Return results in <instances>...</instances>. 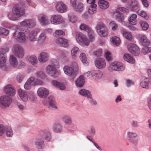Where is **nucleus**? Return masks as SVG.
<instances>
[{
  "mask_svg": "<svg viewBox=\"0 0 151 151\" xmlns=\"http://www.w3.org/2000/svg\"><path fill=\"white\" fill-rule=\"evenodd\" d=\"M55 63L53 64V65H47L45 71L46 73L54 78L58 77L60 75V72L55 68V66L57 68L60 67V65L58 62L55 60Z\"/></svg>",
  "mask_w": 151,
  "mask_h": 151,
  "instance_id": "1",
  "label": "nucleus"
},
{
  "mask_svg": "<svg viewBox=\"0 0 151 151\" xmlns=\"http://www.w3.org/2000/svg\"><path fill=\"white\" fill-rule=\"evenodd\" d=\"M35 20L33 19L24 20L21 22L20 24L21 31H23L26 33L29 32V30L27 27L32 28L36 25Z\"/></svg>",
  "mask_w": 151,
  "mask_h": 151,
  "instance_id": "2",
  "label": "nucleus"
},
{
  "mask_svg": "<svg viewBox=\"0 0 151 151\" xmlns=\"http://www.w3.org/2000/svg\"><path fill=\"white\" fill-rule=\"evenodd\" d=\"M96 32L101 37H106L108 35V31L105 25L103 23L98 22L95 27Z\"/></svg>",
  "mask_w": 151,
  "mask_h": 151,
  "instance_id": "3",
  "label": "nucleus"
},
{
  "mask_svg": "<svg viewBox=\"0 0 151 151\" xmlns=\"http://www.w3.org/2000/svg\"><path fill=\"white\" fill-rule=\"evenodd\" d=\"M12 52L15 56L18 58H22L24 55L23 48L19 44H16L13 46Z\"/></svg>",
  "mask_w": 151,
  "mask_h": 151,
  "instance_id": "4",
  "label": "nucleus"
},
{
  "mask_svg": "<svg viewBox=\"0 0 151 151\" xmlns=\"http://www.w3.org/2000/svg\"><path fill=\"white\" fill-rule=\"evenodd\" d=\"M19 31L17 29L13 33V36L15 40L20 43H23L25 42L27 40L26 36L24 33V32Z\"/></svg>",
  "mask_w": 151,
  "mask_h": 151,
  "instance_id": "5",
  "label": "nucleus"
},
{
  "mask_svg": "<svg viewBox=\"0 0 151 151\" xmlns=\"http://www.w3.org/2000/svg\"><path fill=\"white\" fill-rule=\"evenodd\" d=\"M12 101V99L8 96L4 95L0 97V106L3 109L9 107Z\"/></svg>",
  "mask_w": 151,
  "mask_h": 151,
  "instance_id": "6",
  "label": "nucleus"
},
{
  "mask_svg": "<svg viewBox=\"0 0 151 151\" xmlns=\"http://www.w3.org/2000/svg\"><path fill=\"white\" fill-rule=\"evenodd\" d=\"M125 69V66L122 63L117 62L111 63L108 68V69L110 71H122Z\"/></svg>",
  "mask_w": 151,
  "mask_h": 151,
  "instance_id": "7",
  "label": "nucleus"
},
{
  "mask_svg": "<svg viewBox=\"0 0 151 151\" xmlns=\"http://www.w3.org/2000/svg\"><path fill=\"white\" fill-rule=\"evenodd\" d=\"M63 70L64 73L72 79L75 78L77 75L76 70L72 67L69 65L65 66L63 67Z\"/></svg>",
  "mask_w": 151,
  "mask_h": 151,
  "instance_id": "8",
  "label": "nucleus"
},
{
  "mask_svg": "<svg viewBox=\"0 0 151 151\" xmlns=\"http://www.w3.org/2000/svg\"><path fill=\"white\" fill-rule=\"evenodd\" d=\"M43 103L45 106H48L49 108L56 109H57V104L55 102L54 98L52 96L45 99Z\"/></svg>",
  "mask_w": 151,
  "mask_h": 151,
  "instance_id": "9",
  "label": "nucleus"
},
{
  "mask_svg": "<svg viewBox=\"0 0 151 151\" xmlns=\"http://www.w3.org/2000/svg\"><path fill=\"white\" fill-rule=\"evenodd\" d=\"M13 14L18 17L24 15L25 14V9L21 4L14 5L12 9Z\"/></svg>",
  "mask_w": 151,
  "mask_h": 151,
  "instance_id": "10",
  "label": "nucleus"
},
{
  "mask_svg": "<svg viewBox=\"0 0 151 151\" xmlns=\"http://www.w3.org/2000/svg\"><path fill=\"white\" fill-rule=\"evenodd\" d=\"M128 10L125 8L120 7L117 9L115 15L117 19L121 22L124 21V17L122 13L127 12Z\"/></svg>",
  "mask_w": 151,
  "mask_h": 151,
  "instance_id": "11",
  "label": "nucleus"
},
{
  "mask_svg": "<svg viewBox=\"0 0 151 151\" xmlns=\"http://www.w3.org/2000/svg\"><path fill=\"white\" fill-rule=\"evenodd\" d=\"M137 137V134L133 132L128 131L127 134V139L128 141L133 145L137 144L138 141V139L135 138Z\"/></svg>",
  "mask_w": 151,
  "mask_h": 151,
  "instance_id": "12",
  "label": "nucleus"
},
{
  "mask_svg": "<svg viewBox=\"0 0 151 151\" xmlns=\"http://www.w3.org/2000/svg\"><path fill=\"white\" fill-rule=\"evenodd\" d=\"M127 47L129 51L134 56H137L140 53V50L136 44L130 43L128 45Z\"/></svg>",
  "mask_w": 151,
  "mask_h": 151,
  "instance_id": "13",
  "label": "nucleus"
},
{
  "mask_svg": "<svg viewBox=\"0 0 151 151\" xmlns=\"http://www.w3.org/2000/svg\"><path fill=\"white\" fill-rule=\"evenodd\" d=\"M56 10L61 13L65 12L67 9V7L65 4L62 1L57 2L55 6Z\"/></svg>",
  "mask_w": 151,
  "mask_h": 151,
  "instance_id": "14",
  "label": "nucleus"
},
{
  "mask_svg": "<svg viewBox=\"0 0 151 151\" xmlns=\"http://www.w3.org/2000/svg\"><path fill=\"white\" fill-rule=\"evenodd\" d=\"M94 64L96 67L98 69H101L104 68L106 66V62L103 58H98L95 60Z\"/></svg>",
  "mask_w": 151,
  "mask_h": 151,
  "instance_id": "15",
  "label": "nucleus"
},
{
  "mask_svg": "<svg viewBox=\"0 0 151 151\" xmlns=\"http://www.w3.org/2000/svg\"><path fill=\"white\" fill-rule=\"evenodd\" d=\"M63 20V17L59 15H52L50 19L51 23L52 24L55 25L58 24L62 23Z\"/></svg>",
  "mask_w": 151,
  "mask_h": 151,
  "instance_id": "16",
  "label": "nucleus"
},
{
  "mask_svg": "<svg viewBox=\"0 0 151 151\" xmlns=\"http://www.w3.org/2000/svg\"><path fill=\"white\" fill-rule=\"evenodd\" d=\"M19 96L21 99L24 102H27L28 100V94L27 91L21 88L18 91Z\"/></svg>",
  "mask_w": 151,
  "mask_h": 151,
  "instance_id": "17",
  "label": "nucleus"
},
{
  "mask_svg": "<svg viewBox=\"0 0 151 151\" xmlns=\"http://www.w3.org/2000/svg\"><path fill=\"white\" fill-rule=\"evenodd\" d=\"M37 93L40 97L45 98L49 94V91L46 88L41 87L38 89Z\"/></svg>",
  "mask_w": 151,
  "mask_h": 151,
  "instance_id": "18",
  "label": "nucleus"
},
{
  "mask_svg": "<svg viewBox=\"0 0 151 151\" xmlns=\"http://www.w3.org/2000/svg\"><path fill=\"white\" fill-rule=\"evenodd\" d=\"M39 32V31L37 29H35L30 31L28 35L29 40L32 42L38 40L37 35Z\"/></svg>",
  "mask_w": 151,
  "mask_h": 151,
  "instance_id": "19",
  "label": "nucleus"
},
{
  "mask_svg": "<svg viewBox=\"0 0 151 151\" xmlns=\"http://www.w3.org/2000/svg\"><path fill=\"white\" fill-rule=\"evenodd\" d=\"M4 91L6 93L10 96H13L16 93L15 90L10 85L6 86L4 88Z\"/></svg>",
  "mask_w": 151,
  "mask_h": 151,
  "instance_id": "20",
  "label": "nucleus"
},
{
  "mask_svg": "<svg viewBox=\"0 0 151 151\" xmlns=\"http://www.w3.org/2000/svg\"><path fill=\"white\" fill-rule=\"evenodd\" d=\"M85 81V77L81 75L79 78H78L75 81V84L76 86L77 87H81L84 84Z\"/></svg>",
  "mask_w": 151,
  "mask_h": 151,
  "instance_id": "21",
  "label": "nucleus"
},
{
  "mask_svg": "<svg viewBox=\"0 0 151 151\" xmlns=\"http://www.w3.org/2000/svg\"><path fill=\"white\" fill-rule=\"evenodd\" d=\"M56 42L63 47H66L68 46V40L63 37H60L57 39L56 40Z\"/></svg>",
  "mask_w": 151,
  "mask_h": 151,
  "instance_id": "22",
  "label": "nucleus"
},
{
  "mask_svg": "<svg viewBox=\"0 0 151 151\" xmlns=\"http://www.w3.org/2000/svg\"><path fill=\"white\" fill-rule=\"evenodd\" d=\"M48 54L45 52L41 53L38 57L39 61L43 63L46 62L48 60Z\"/></svg>",
  "mask_w": 151,
  "mask_h": 151,
  "instance_id": "23",
  "label": "nucleus"
},
{
  "mask_svg": "<svg viewBox=\"0 0 151 151\" xmlns=\"http://www.w3.org/2000/svg\"><path fill=\"white\" fill-rule=\"evenodd\" d=\"M53 85L55 87L59 88L62 90H65L66 88L65 85L61 82L56 80H54L52 81Z\"/></svg>",
  "mask_w": 151,
  "mask_h": 151,
  "instance_id": "24",
  "label": "nucleus"
},
{
  "mask_svg": "<svg viewBox=\"0 0 151 151\" xmlns=\"http://www.w3.org/2000/svg\"><path fill=\"white\" fill-rule=\"evenodd\" d=\"M26 60L33 65H36L38 62L37 58L35 55H28L26 58Z\"/></svg>",
  "mask_w": 151,
  "mask_h": 151,
  "instance_id": "25",
  "label": "nucleus"
},
{
  "mask_svg": "<svg viewBox=\"0 0 151 151\" xmlns=\"http://www.w3.org/2000/svg\"><path fill=\"white\" fill-rule=\"evenodd\" d=\"M98 4L99 7L101 9H107L109 6V2L104 0H100L98 2Z\"/></svg>",
  "mask_w": 151,
  "mask_h": 151,
  "instance_id": "26",
  "label": "nucleus"
},
{
  "mask_svg": "<svg viewBox=\"0 0 151 151\" xmlns=\"http://www.w3.org/2000/svg\"><path fill=\"white\" fill-rule=\"evenodd\" d=\"M104 73L99 70H94L93 79L96 80H99L103 77Z\"/></svg>",
  "mask_w": 151,
  "mask_h": 151,
  "instance_id": "27",
  "label": "nucleus"
},
{
  "mask_svg": "<svg viewBox=\"0 0 151 151\" xmlns=\"http://www.w3.org/2000/svg\"><path fill=\"white\" fill-rule=\"evenodd\" d=\"M123 58L124 60L130 63H134L135 62V59L128 53L124 54Z\"/></svg>",
  "mask_w": 151,
  "mask_h": 151,
  "instance_id": "28",
  "label": "nucleus"
},
{
  "mask_svg": "<svg viewBox=\"0 0 151 151\" xmlns=\"http://www.w3.org/2000/svg\"><path fill=\"white\" fill-rule=\"evenodd\" d=\"M79 93L80 95L86 97L88 98H91V94L90 92L87 90L84 89H81L79 91Z\"/></svg>",
  "mask_w": 151,
  "mask_h": 151,
  "instance_id": "29",
  "label": "nucleus"
},
{
  "mask_svg": "<svg viewBox=\"0 0 151 151\" xmlns=\"http://www.w3.org/2000/svg\"><path fill=\"white\" fill-rule=\"evenodd\" d=\"M121 32L123 36L127 39L129 40H132V36L130 32H127L123 29L121 30Z\"/></svg>",
  "mask_w": 151,
  "mask_h": 151,
  "instance_id": "30",
  "label": "nucleus"
},
{
  "mask_svg": "<svg viewBox=\"0 0 151 151\" xmlns=\"http://www.w3.org/2000/svg\"><path fill=\"white\" fill-rule=\"evenodd\" d=\"M9 61L12 66L16 68L18 63V60L15 56L11 55L10 56Z\"/></svg>",
  "mask_w": 151,
  "mask_h": 151,
  "instance_id": "31",
  "label": "nucleus"
},
{
  "mask_svg": "<svg viewBox=\"0 0 151 151\" xmlns=\"http://www.w3.org/2000/svg\"><path fill=\"white\" fill-rule=\"evenodd\" d=\"M38 19L40 22L43 25H45L48 24V20L47 17L44 15H40Z\"/></svg>",
  "mask_w": 151,
  "mask_h": 151,
  "instance_id": "32",
  "label": "nucleus"
},
{
  "mask_svg": "<svg viewBox=\"0 0 151 151\" xmlns=\"http://www.w3.org/2000/svg\"><path fill=\"white\" fill-rule=\"evenodd\" d=\"M33 81L32 77L29 78L24 85V88L27 90L29 89L32 86H34Z\"/></svg>",
  "mask_w": 151,
  "mask_h": 151,
  "instance_id": "33",
  "label": "nucleus"
},
{
  "mask_svg": "<svg viewBox=\"0 0 151 151\" xmlns=\"http://www.w3.org/2000/svg\"><path fill=\"white\" fill-rule=\"evenodd\" d=\"M139 7V4L136 0H132L131 1L130 5L127 6V7L131 10L137 9Z\"/></svg>",
  "mask_w": 151,
  "mask_h": 151,
  "instance_id": "34",
  "label": "nucleus"
},
{
  "mask_svg": "<svg viewBox=\"0 0 151 151\" xmlns=\"http://www.w3.org/2000/svg\"><path fill=\"white\" fill-rule=\"evenodd\" d=\"M44 141L42 138H40L36 140L35 142V145L38 149H42L44 147Z\"/></svg>",
  "mask_w": 151,
  "mask_h": 151,
  "instance_id": "35",
  "label": "nucleus"
},
{
  "mask_svg": "<svg viewBox=\"0 0 151 151\" xmlns=\"http://www.w3.org/2000/svg\"><path fill=\"white\" fill-rule=\"evenodd\" d=\"M86 37L84 35L80 32H77L76 34V39L78 43Z\"/></svg>",
  "mask_w": 151,
  "mask_h": 151,
  "instance_id": "36",
  "label": "nucleus"
},
{
  "mask_svg": "<svg viewBox=\"0 0 151 151\" xmlns=\"http://www.w3.org/2000/svg\"><path fill=\"white\" fill-rule=\"evenodd\" d=\"M80 58L84 65H88V60L85 53H82L80 55Z\"/></svg>",
  "mask_w": 151,
  "mask_h": 151,
  "instance_id": "37",
  "label": "nucleus"
},
{
  "mask_svg": "<svg viewBox=\"0 0 151 151\" xmlns=\"http://www.w3.org/2000/svg\"><path fill=\"white\" fill-rule=\"evenodd\" d=\"M137 15L136 14H132L128 19L129 24L132 25L136 24L137 23Z\"/></svg>",
  "mask_w": 151,
  "mask_h": 151,
  "instance_id": "38",
  "label": "nucleus"
},
{
  "mask_svg": "<svg viewBox=\"0 0 151 151\" xmlns=\"http://www.w3.org/2000/svg\"><path fill=\"white\" fill-rule=\"evenodd\" d=\"M110 41L116 46H119L120 42V38L116 36H112L110 38Z\"/></svg>",
  "mask_w": 151,
  "mask_h": 151,
  "instance_id": "39",
  "label": "nucleus"
},
{
  "mask_svg": "<svg viewBox=\"0 0 151 151\" xmlns=\"http://www.w3.org/2000/svg\"><path fill=\"white\" fill-rule=\"evenodd\" d=\"M36 77L37 78L42 80H46L47 76L45 73L42 71H38L36 73Z\"/></svg>",
  "mask_w": 151,
  "mask_h": 151,
  "instance_id": "40",
  "label": "nucleus"
},
{
  "mask_svg": "<svg viewBox=\"0 0 151 151\" xmlns=\"http://www.w3.org/2000/svg\"><path fill=\"white\" fill-rule=\"evenodd\" d=\"M83 9V5L80 1L77 3V4L73 9L74 10L78 12H81Z\"/></svg>",
  "mask_w": 151,
  "mask_h": 151,
  "instance_id": "41",
  "label": "nucleus"
},
{
  "mask_svg": "<svg viewBox=\"0 0 151 151\" xmlns=\"http://www.w3.org/2000/svg\"><path fill=\"white\" fill-rule=\"evenodd\" d=\"M62 119L66 124L70 125L72 124V119L69 116L65 115L63 116L62 117Z\"/></svg>",
  "mask_w": 151,
  "mask_h": 151,
  "instance_id": "42",
  "label": "nucleus"
},
{
  "mask_svg": "<svg viewBox=\"0 0 151 151\" xmlns=\"http://www.w3.org/2000/svg\"><path fill=\"white\" fill-rule=\"evenodd\" d=\"M30 101L34 102L37 101V98L35 94L32 91L30 92L28 94V98Z\"/></svg>",
  "mask_w": 151,
  "mask_h": 151,
  "instance_id": "43",
  "label": "nucleus"
},
{
  "mask_svg": "<svg viewBox=\"0 0 151 151\" xmlns=\"http://www.w3.org/2000/svg\"><path fill=\"white\" fill-rule=\"evenodd\" d=\"M6 58L4 55L0 54V67L4 66L6 63Z\"/></svg>",
  "mask_w": 151,
  "mask_h": 151,
  "instance_id": "44",
  "label": "nucleus"
},
{
  "mask_svg": "<svg viewBox=\"0 0 151 151\" xmlns=\"http://www.w3.org/2000/svg\"><path fill=\"white\" fill-rule=\"evenodd\" d=\"M33 81V83L34 86L41 85L44 84V81L46 80H42L40 79L37 78L35 79V78L33 77H31Z\"/></svg>",
  "mask_w": 151,
  "mask_h": 151,
  "instance_id": "45",
  "label": "nucleus"
},
{
  "mask_svg": "<svg viewBox=\"0 0 151 151\" xmlns=\"http://www.w3.org/2000/svg\"><path fill=\"white\" fill-rule=\"evenodd\" d=\"M149 45L142 46V53L146 55L148 53L151 52V47H149Z\"/></svg>",
  "mask_w": 151,
  "mask_h": 151,
  "instance_id": "46",
  "label": "nucleus"
},
{
  "mask_svg": "<svg viewBox=\"0 0 151 151\" xmlns=\"http://www.w3.org/2000/svg\"><path fill=\"white\" fill-rule=\"evenodd\" d=\"M79 27L81 30L85 31L88 33L91 32V30L90 27L84 23L81 24Z\"/></svg>",
  "mask_w": 151,
  "mask_h": 151,
  "instance_id": "47",
  "label": "nucleus"
},
{
  "mask_svg": "<svg viewBox=\"0 0 151 151\" xmlns=\"http://www.w3.org/2000/svg\"><path fill=\"white\" fill-rule=\"evenodd\" d=\"M53 130L56 133L60 132L62 130L61 125L59 123L56 124L53 127Z\"/></svg>",
  "mask_w": 151,
  "mask_h": 151,
  "instance_id": "48",
  "label": "nucleus"
},
{
  "mask_svg": "<svg viewBox=\"0 0 151 151\" xmlns=\"http://www.w3.org/2000/svg\"><path fill=\"white\" fill-rule=\"evenodd\" d=\"M79 51V49L77 47H75L72 48L71 50V55L73 58H76L77 53Z\"/></svg>",
  "mask_w": 151,
  "mask_h": 151,
  "instance_id": "49",
  "label": "nucleus"
},
{
  "mask_svg": "<svg viewBox=\"0 0 151 151\" xmlns=\"http://www.w3.org/2000/svg\"><path fill=\"white\" fill-rule=\"evenodd\" d=\"M5 131L6 136L8 137H12L13 132L11 128L9 126H5Z\"/></svg>",
  "mask_w": 151,
  "mask_h": 151,
  "instance_id": "50",
  "label": "nucleus"
},
{
  "mask_svg": "<svg viewBox=\"0 0 151 151\" xmlns=\"http://www.w3.org/2000/svg\"><path fill=\"white\" fill-rule=\"evenodd\" d=\"M149 83V78H145L142 81V88L148 89Z\"/></svg>",
  "mask_w": 151,
  "mask_h": 151,
  "instance_id": "51",
  "label": "nucleus"
},
{
  "mask_svg": "<svg viewBox=\"0 0 151 151\" xmlns=\"http://www.w3.org/2000/svg\"><path fill=\"white\" fill-rule=\"evenodd\" d=\"M96 6L97 5L96 4L91 5L88 9V12L89 13L91 14L95 12L96 11Z\"/></svg>",
  "mask_w": 151,
  "mask_h": 151,
  "instance_id": "52",
  "label": "nucleus"
},
{
  "mask_svg": "<svg viewBox=\"0 0 151 151\" xmlns=\"http://www.w3.org/2000/svg\"><path fill=\"white\" fill-rule=\"evenodd\" d=\"M9 32V31L8 30L0 27V35L7 36L8 35Z\"/></svg>",
  "mask_w": 151,
  "mask_h": 151,
  "instance_id": "53",
  "label": "nucleus"
},
{
  "mask_svg": "<svg viewBox=\"0 0 151 151\" xmlns=\"http://www.w3.org/2000/svg\"><path fill=\"white\" fill-rule=\"evenodd\" d=\"M150 42L147 37L144 35H142V46L150 45Z\"/></svg>",
  "mask_w": 151,
  "mask_h": 151,
  "instance_id": "54",
  "label": "nucleus"
},
{
  "mask_svg": "<svg viewBox=\"0 0 151 151\" xmlns=\"http://www.w3.org/2000/svg\"><path fill=\"white\" fill-rule=\"evenodd\" d=\"M69 20L70 22L73 23H75L77 22L78 18L76 16L72 14L69 16Z\"/></svg>",
  "mask_w": 151,
  "mask_h": 151,
  "instance_id": "55",
  "label": "nucleus"
},
{
  "mask_svg": "<svg viewBox=\"0 0 151 151\" xmlns=\"http://www.w3.org/2000/svg\"><path fill=\"white\" fill-rule=\"evenodd\" d=\"M89 43V40L86 37L85 38V39H83L81 42H79L78 44L81 46H84L85 45H88Z\"/></svg>",
  "mask_w": 151,
  "mask_h": 151,
  "instance_id": "56",
  "label": "nucleus"
},
{
  "mask_svg": "<svg viewBox=\"0 0 151 151\" xmlns=\"http://www.w3.org/2000/svg\"><path fill=\"white\" fill-rule=\"evenodd\" d=\"M24 78V75L21 73H19L16 76V80L19 83L22 82Z\"/></svg>",
  "mask_w": 151,
  "mask_h": 151,
  "instance_id": "57",
  "label": "nucleus"
},
{
  "mask_svg": "<svg viewBox=\"0 0 151 151\" xmlns=\"http://www.w3.org/2000/svg\"><path fill=\"white\" fill-rule=\"evenodd\" d=\"M94 70L88 71L84 73V75L87 77L93 79Z\"/></svg>",
  "mask_w": 151,
  "mask_h": 151,
  "instance_id": "58",
  "label": "nucleus"
},
{
  "mask_svg": "<svg viewBox=\"0 0 151 151\" xmlns=\"http://www.w3.org/2000/svg\"><path fill=\"white\" fill-rule=\"evenodd\" d=\"M104 56L106 60L108 61L111 60L112 59L111 53L109 51H105Z\"/></svg>",
  "mask_w": 151,
  "mask_h": 151,
  "instance_id": "59",
  "label": "nucleus"
},
{
  "mask_svg": "<svg viewBox=\"0 0 151 151\" xmlns=\"http://www.w3.org/2000/svg\"><path fill=\"white\" fill-rule=\"evenodd\" d=\"M26 65L25 63L22 61H20L19 63H18L17 66H16V68H24Z\"/></svg>",
  "mask_w": 151,
  "mask_h": 151,
  "instance_id": "60",
  "label": "nucleus"
},
{
  "mask_svg": "<svg viewBox=\"0 0 151 151\" xmlns=\"http://www.w3.org/2000/svg\"><path fill=\"white\" fill-rule=\"evenodd\" d=\"M109 25L111 27L113 30L115 31L117 29L118 27L117 25L114 22H110L109 23Z\"/></svg>",
  "mask_w": 151,
  "mask_h": 151,
  "instance_id": "61",
  "label": "nucleus"
},
{
  "mask_svg": "<svg viewBox=\"0 0 151 151\" xmlns=\"http://www.w3.org/2000/svg\"><path fill=\"white\" fill-rule=\"evenodd\" d=\"M132 126L134 128H137L139 126V123L136 120H133L131 123Z\"/></svg>",
  "mask_w": 151,
  "mask_h": 151,
  "instance_id": "62",
  "label": "nucleus"
},
{
  "mask_svg": "<svg viewBox=\"0 0 151 151\" xmlns=\"http://www.w3.org/2000/svg\"><path fill=\"white\" fill-rule=\"evenodd\" d=\"M134 84V82L131 80L127 79L126 80V84L127 87H129Z\"/></svg>",
  "mask_w": 151,
  "mask_h": 151,
  "instance_id": "63",
  "label": "nucleus"
},
{
  "mask_svg": "<svg viewBox=\"0 0 151 151\" xmlns=\"http://www.w3.org/2000/svg\"><path fill=\"white\" fill-rule=\"evenodd\" d=\"M88 36L90 41H93L94 39V33L91 30V32H88Z\"/></svg>",
  "mask_w": 151,
  "mask_h": 151,
  "instance_id": "64",
  "label": "nucleus"
}]
</instances>
